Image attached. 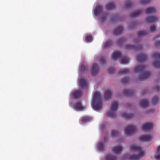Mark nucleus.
I'll return each instance as SVG.
<instances>
[{
  "label": "nucleus",
  "mask_w": 160,
  "mask_h": 160,
  "mask_svg": "<svg viewBox=\"0 0 160 160\" xmlns=\"http://www.w3.org/2000/svg\"><path fill=\"white\" fill-rule=\"evenodd\" d=\"M130 150L137 152L138 155H132L129 157L128 155H125L123 157V158H128L129 160H138L140 158H142L145 154V151L143 150L140 146L135 144H132L130 146Z\"/></svg>",
  "instance_id": "obj_1"
},
{
  "label": "nucleus",
  "mask_w": 160,
  "mask_h": 160,
  "mask_svg": "<svg viewBox=\"0 0 160 160\" xmlns=\"http://www.w3.org/2000/svg\"><path fill=\"white\" fill-rule=\"evenodd\" d=\"M146 67L145 66H136L134 69L135 72H139L141 73L138 78L140 81H144L148 79L150 73L149 71H146Z\"/></svg>",
  "instance_id": "obj_2"
},
{
  "label": "nucleus",
  "mask_w": 160,
  "mask_h": 160,
  "mask_svg": "<svg viewBox=\"0 0 160 160\" xmlns=\"http://www.w3.org/2000/svg\"><path fill=\"white\" fill-rule=\"evenodd\" d=\"M102 96L99 92H95L92 103V106L93 109L99 110L101 109L102 105Z\"/></svg>",
  "instance_id": "obj_3"
},
{
  "label": "nucleus",
  "mask_w": 160,
  "mask_h": 160,
  "mask_svg": "<svg viewBox=\"0 0 160 160\" xmlns=\"http://www.w3.org/2000/svg\"><path fill=\"white\" fill-rule=\"evenodd\" d=\"M118 58H119L120 63L122 64H127L129 62V59L127 57L121 56V53L120 51H114L111 56L112 59L114 61H116Z\"/></svg>",
  "instance_id": "obj_4"
},
{
  "label": "nucleus",
  "mask_w": 160,
  "mask_h": 160,
  "mask_svg": "<svg viewBox=\"0 0 160 160\" xmlns=\"http://www.w3.org/2000/svg\"><path fill=\"white\" fill-rule=\"evenodd\" d=\"M118 108V104L116 102H113L111 104L110 111L107 113V116L109 117L114 118L116 117V112Z\"/></svg>",
  "instance_id": "obj_5"
},
{
  "label": "nucleus",
  "mask_w": 160,
  "mask_h": 160,
  "mask_svg": "<svg viewBox=\"0 0 160 160\" xmlns=\"http://www.w3.org/2000/svg\"><path fill=\"white\" fill-rule=\"evenodd\" d=\"M136 128L132 125L127 126L124 130L125 134L128 136H130L136 132Z\"/></svg>",
  "instance_id": "obj_6"
},
{
  "label": "nucleus",
  "mask_w": 160,
  "mask_h": 160,
  "mask_svg": "<svg viewBox=\"0 0 160 160\" xmlns=\"http://www.w3.org/2000/svg\"><path fill=\"white\" fill-rule=\"evenodd\" d=\"M155 59V61L153 63V66L156 68H160V53H155L153 55Z\"/></svg>",
  "instance_id": "obj_7"
},
{
  "label": "nucleus",
  "mask_w": 160,
  "mask_h": 160,
  "mask_svg": "<svg viewBox=\"0 0 160 160\" xmlns=\"http://www.w3.org/2000/svg\"><path fill=\"white\" fill-rule=\"evenodd\" d=\"M148 57L144 53H139L137 55L136 59L139 63H142L147 60Z\"/></svg>",
  "instance_id": "obj_8"
},
{
  "label": "nucleus",
  "mask_w": 160,
  "mask_h": 160,
  "mask_svg": "<svg viewBox=\"0 0 160 160\" xmlns=\"http://www.w3.org/2000/svg\"><path fill=\"white\" fill-rule=\"evenodd\" d=\"M142 47V46L139 44L137 41L135 46L127 44L125 46L124 48L127 50H138L141 48Z\"/></svg>",
  "instance_id": "obj_9"
},
{
  "label": "nucleus",
  "mask_w": 160,
  "mask_h": 160,
  "mask_svg": "<svg viewBox=\"0 0 160 160\" xmlns=\"http://www.w3.org/2000/svg\"><path fill=\"white\" fill-rule=\"evenodd\" d=\"M153 128L152 124L150 122H147L144 124L142 126V129L144 131H149Z\"/></svg>",
  "instance_id": "obj_10"
},
{
  "label": "nucleus",
  "mask_w": 160,
  "mask_h": 160,
  "mask_svg": "<svg viewBox=\"0 0 160 160\" xmlns=\"http://www.w3.org/2000/svg\"><path fill=\"white\" fill-rule=\"evenodd\" d=\"M112 93V89L109 88L106 89L104 92L105 99L108 100L110 99Z\"/></svg>",
  "instance_id": "obj_11"
},
{
  "label": "nucleus",
  "mask_w": 160,
  "mask_h": 160,
  "mask_svg": "<svg viewBox=\"0 0 160 160\" xmlns=\"http://www.w3.org/2000/svg\"><path fill=\"white\" fill-rule=\"evenodd\" d=\"M139 140L141 141L149 142L152 140V138L150 135L145 134L141 137Z\"/></svg>",
  "instance_id": "obj_12"
},
{
  "label": "nucleus",
  "mask_w": 160,
  "mask_h": 160,
  "mask_svg": "<svg viewBox=\"0 0 160 160\" xmlns=\"http://www.w3.org/2000/svg\"><path fill=\"white\" fill-rule=\"evenodd\" d=\"M98 67L97 64L95 63L93 64L92 69L91 71L92 75L94 76L98 72Z\"/></svg>",
  "instance_id": "obj_13"
},
{
  "label": "nucleus",
  "mask_w": 160,
  "mask_h": 160,
  "mask_svg": "<svg viewBox=\"0 0 160 160\" xmlns=\"http://www.w3.org/2000/svg\"><path fill=\"white\" fill-rule=\"evenodd\" d=\"M103 10L102 6L100 5L96 6L94 10V14L96 16H97L100 14Z\"/></svg>",
  "instance_id": "obj_14"
},
{
  "label": "nucleus",
  "mask_w": 160,
  "mask_h": 160,
  "mask_svg": "<svg viewBox=\"0 0 160 160\" xmlns=\"http://www.w3.org/2000/svg\"><path fill=\"white\" fill-rule=\"evenodd\" d=\"M82 94V93L81 91L80 90H76L73 92L72 95L74 98L76 99L81 97Z\"/></svg>",
  "instance_id": "obj_15"
},
{
  "label": "nucleus",
  "mask_w": 160,
  "mask_h": 160,
  "mask_svg": "<svg viewBox=\"0 0 160 160\" xmlns=\"http://www.w3.org/2000/svg\"><path fill=\"white\" fill-rule=\"evenodd\" d=\"M158 18L155 16L148 17L146 18L145 21L148 23H151L156 21Z\"/></svg>",
  "instance_id": "obj_16"
},
{
  "label": "nucleus",
  "mask_w": 160,
  "mask_h": 160,
  "mask_svg": "<svg viewBox=\"0 0 160 160\" xmlns=\"http://www.w3.org/2000/svg\"><path fill=\"white\" fill-rule=\"evenodd\" d=\"M123 31V27L122 26H119L113 31V33L114 35H118L122 33Z\"/></svg>",
  "instance_id": "obj_17"
},
{
  "label": "nucleus",
  "mask_w": 160,
  "mask_h": 160,
  "mask_svg": "<svg viewBox=\"0 0 160 160\" xmlns=\"http://www.w3.org/2000/svg\"><path fill=\"white\" fill-rule=\"evenodd\" d=\"M122 117L126 119H129L132 118L134 117L132 113H127L126 112H123L121 113Z\"/></svg>",
  "instance_id": "obj_18"
},
{
  "label": "nucleus",
  "mask_w": 160,
  "mask_h": 160,
  "mask_svg": "<svg viewBox=\"0 0 160 160\" xmlns=\"http://www.w3.org/2000/svg\"><path fill=\"white\" fill-rule=\"evenodd\" d=\"M106 7L107 10H114L115 9V4L114 2H111L107 3Z\"/></svg>",
  "instance_id": "obj_19"
},
{
  "label": "nucleus",
  "mask_w": 160,
  "mask_h": 160,
  "mask_svg": "<svg viewBox=\"0 0 160 160\" xmlns=\"http://www.w3.org/2000/svg\"><path fill=\"white\" fill-rule=\"evenodd\" d=\"M74 107L78 110H82L83 109L84 107L82 105L81 102H77L74 105Z\"/></svg>",
  "instance_id": "obj_20"
},
{
  "label": "nucleus",
  "mask_w": 160,
  "mask_h": 160,
  "mask_svg": "<svg viewBox=\"0 0 160 160\" xmlns=\"http://www.w3.org/2000/svg\"><path fill=\"white\" fill-rule=\"evenodd\" d=\"M139 104L141 107L142 108H145L146 107L149 106V103L148 100L146 99H143L142 100L140 103Z\"/></svg>",
  "instance_id": "obj_21"
},
{
  "label": "nucleus",
  "mask_w": 160,
  "mask_h": 160,
  "mask_svg": "<svg viewBox=\"0 0 160 160\" xmlns=\"http://www.w3.org/2000/svg\"><path fill=\"white\" fill-rule=\"evenodd\" d=\"M122 148L121 146L114 147L112 149V152L118 154L121 151Z\"/></svg>",
  "instance_id": "obj_22"
},
{
  "label": "nucleus",
  "mask_w": 160,
  "mask_h": 160,
  "mask_svg": "<svg viewBox=\"0 0 160 160\" xmlns=\"http://www.w3.org/2000/svg\"><path fill=\"white\" fill-rule=\"evenodd\" d=\"M99 61L100 62V64L102 66L104 67H105V65L107 64L106 62L105 61L106 58L105 56H102L100 57L99 58Z\"/></svg>",
  "instance_id": "obj_23"
},
{
  "label": "nucleus",
  "mask_w": 160,
  "mask_h": 160,
  "mask_svg": "<svg viewBox=\"0 0 160 160\" xmlns=\"http://www.w3.org/2000/svg\"><path fill=\"white\" fill-rule=\"evenodd\" d=\"M123 93L125 96L130 97L133 95L134 92L131 90L128 89L124 90L123 92Z\"/></svg>",
  "instance_id": "obj_24"
},
{
  "label": "nucleus",
  "mask_w": 160,
  "mask_h": 160,
  "mask_svg": "<svg viewBox=\"0 0 160 160\" xmlns=\"http://www.w3.org/2000/svg\"><path fill=\"white\" fill-rule=\"evenodd\" d=\"M92 119V118L89 116H84L81 118V120L83 123H85L88 122Z\"/></svg>",
  "instance_id": "obj_25"
},
{
  "label": "nucleus",
  "mask_w": 160,
  "mask_h": 160,
  "mask_svg": "<svg viewBox=\"0 0 160 160\" xmlns=\"http://www.w3.org/2000/svg\"><path fill=\"white\" fill-rule=\"evenodd\" d=\"M88 82L84 79L82 78L80 79V84L82 88L86 87Z\"/></svg>",
  "instance_id": "obj_26"
},
{
  "label": "nucleus",
  "mask_w": 160,
  "mask_h": 160,
  "mask_svg": "<svg viewBox=\"0 0 160 160\" xmlns=\"http://www.w3.org/2000/svg\"><path fill=\"white\" fill-rule=\"evenodd\" d=\"M160 145L157 148L155 158L157 160H160Z\"/></svg>",
  "instance_id": "obj_27"
},
{
  "label": "nucleus",
  "mask_w": 160,
  "mask_h": 160,
  "mask_svg": "<svg viewBox=\"0 0 160 160\" xmlns=\"http://www.w3.org/2000/svg\"><path fill=\"white\" fill-rule=\"evenodd\" d=\"M156 11L155 9L153 7H149L146 9L145 12L147 14L151 13Z\"/></svg>",
  "instance_id": "obj_28"
},
{
  "label": "nucleus",
  "mask_w": 160,
  "mask_h": 160,
  "mask_svg": "<svg viewBox=\"0 0 160 160\" xmlns=\"http://www.w3.org/2000/svg\"><path fill=\"white\" fill-rule=\"evenodd\" d=\"M159 100L157 96H154L152 99V103L153 105L157 104L159 102Z\"/></svg>",
  "instance_id": "obj_29"
},
{
  "label": "nucleus",
  "mask_w": 160,
  "mask_h": 160,
  "mask_svg": "<svg viewBox=\"0 0 160 160\" xmlns=\"http://www.w3.org/2000/svg\"><path fill=\"white\" fill-rule=\"evenodd\" d=\"M106 160H117L118 158L110 154H108L105 158Z\"/></svg>",
  "instance_id": "obj_30"
},
{
  "label": "nucleus",
  "mask_w": 160,
  "mask_h": 160,
  "mask_svg": "<svg viewBox=\"0 0 160 160\" xmlns=\"http://www.w3.org/2000/svg\"><path fill=\"white\" fill-rule=\"evenodd\" d=\"M142 12L141 10H139L138 11L134 12L132 13L131 15V16L132 17H136L138 16Z\"/></svg>",
  "instance_id": "obj_31"
},
{
  "label": "nucleus",
  "mask_w": 160,
  "mask_h": 160,
  "mask_svg": "<svg viewBox=\"0 0 160 160\" xmlns=\"http://www.w3.org/2000/svg\"><path fill=\"white\" fill-rule=\"evenodd\" d=\"M112 44V42L111 41H108L106 42L104 45L103 48H107L111 46Z\"/></svg>",
  "instance_id": "obj_32"
},
{
  "label": "nucleus",
  "mask_w": 160,
  "mask_h": 160,
  "mask_svg": "<svg viewBox=\"0 0 160 160\" xmlns=\"http://www.w3.org/2000/svg\"><path fill=\"white\" fill-rule=\"evenodd\" d=\"M98 149L100 151H103L104 148V144L102 142H99L97 145Z\"/></svg>",
  "instance_id": "obj_33"
},
{
  "label": "nucleus",
  "mask_w": 160,
  "mask_h": 160,
  "mask_svg": "<svg viewBox=\"0 0 160 160\" xmlns=\"http://www.w3.org/2000/svg\"><path fill=\"white\" fill-rule=\"evenodd\" d=\"M129 72V70L128 69H125L120 71L119 73L121 74H125L128 73Z\"/></svg>",
  "instance_id": "obj_34"
},
{
  "label": "nucleus",
  "mask_w": 160,
  "mask_h": 160,
  "mask_svg": "<svg viewBox=\"0 0 160 160\" xmlns=\"http://www.w3.org/2000/svg\"><path fill=\"white\" fill-rule=\"evenodd\" d=\"M147 32L146 31H141L138 32V35L139 37H141L147 35Z\"/></svg>",
  "instance_id": "obj_35"
},
{
  "label": "nucleus",
  "mask_w": 160,
  "mask_h": 160,
  "mask_svg": "<svg viewBox=\"0 0 160 160\" xmlns=\"http://www.w3.org/2000/svg\"><path fill=\"white\" fill-rule=\"evenodd\" d=\"M111 135L112 137H117L118 136L119 133L118 131L115 130H113L112 131Z\"/></svg>",
  "instance_id": "obj_36"
},
{
  "label": "nucleus",
  "mask_w": 160,
  "mask_h": 160,
  "mask_svg": "<svg viewBox=\"0 0 160 160\" xmlns=\"http://www.w3.org/2000/svg\"><path fill=\"white\" fill-rule=\"evenodd\" d=\"M129 81V78L127 77L121 80V82L122 84H126Z\"/></svg>",
  "instance_id": "obj_37"
},
{
  "label": "nucleus",
  "mask_w": 160,
  "mask_h": 160,
  "mask_svg": "<svg viewBox=\"0 0 160 160\" xmlns=\"http://www.w3.org/2000/svg\"><path fill=\"white\" fill-rule=\"evenodd\" d=\"M88 70V68L86 66L82 65L81 67V71L82 72H84Z\"/></svg>",
  "instance_id": "obj_38"
},
{
  "label": "nucleus",
  "mask_w": 160,
  "mask_h": 160,
  "mask_svg": "<svg viewBox=\"0 0 160 160\" xmlns=\"http://www.w3.org/2000/svg\"><path fill=\"white\" fill-rule=\"evenodd\" d=\"M151 0H141L140 2L141 4L145 5L149 3Z\"/></svg>",
  "instance_id": "obj_39"
},
{
  "label": "nucleus",
  "mask_w": 160,
  "mask_h": 160,
  "mask_svg": "<svg viewBox=\"0 0 160 160\" xmlns=\"http://www.w3.org/2000/svg\"><path fill=\"white\" fill-rule=\"evenodd\" d=\"M92 39V37L90 35H88L85 37V41L87 42H90Z\"/></svg>",
  "instance_id": "obj_40"
},
{
  "label": "nucleus",
  "mask_w": 160,
  "mask_h": 160,
  "mask_svg": "<svg viewBox=\"0 0 160 160\" xmlns=\"http://www.w3.org/2000/svg\"><path fill=\"white\" fill-rule=\"evenodd\" d=\"M126 39L124 38H120L118 41L117 42L119 44H121L122 43L125 41Z\"/></svg>",
  "instance_id": "obj_41"
},
{
  "label": "nucleus",
  "mask_w": 160,
  "mask_h": 160,
  "mask_svg": "<svg viewBox=\"0 0 160 160\" xmlns=\"http://www.w3.org/2000/svg\"><path fill=\"white\" fill-rule=\"evenodd\" d=\"M115 70L114 68H110L108 70V72L109 73L112 74L113 72H115Z\"/></svg>",
  "instance_id": "obj_42"
},
{
  "label": "nucleus",
  "mask_w": 160,
  "mask_h": 160,
  "mask_svg": "<svg viewBox=\"0 0 160 160\" xmlns=\"http://www.w3.org/2000/svg\"><path fill=\"white\" fill-rule=\"evenodd\" d=\"M150 31L151 32H154L156 30V27L155 25H152L150 27Z\"/></svg>",
  "instance_id": "obj_43"
},
{
  "label": "nucleus",
  "mask_w": 160,
  "mask_h": 160,
  "mask_svg": "<svg viewBox=\"0 0 160 160\" xmlns=\"http://www.w3.org/2000/svg\"><path fill=\"white\" fill-rule=\"evenodd\" d=\"M132 6V3L129 2H127L126 4V7L127 8H130Z\"/></svg>",
  "instance_id": "obj_44"
},
{
  "label": "nucleus",
  "mask_w": 160,
  "mask_h": 160,
  "mask_svg": "<svg viewBox=\"0 0 160 160\" xmlns=\"http://www.w3.org/2000/svg\"><path fill=\"white\" fill-rule=\"evenodd\" d=\"M154 44L156 46H160V40L156 41L154 42Z\"/></svg>",
  "instance_id": "obj_45"
},
{
  "label": "nucleus",
  "mask_w": 160,
  "mask_h": 160,
  "mask_svg": "<svg viewBox=\"0 0 160 160\" xmlns=\"http://www.w3.org/2000/svg\"><path fill=\"white\" fill-rule=\"evenodd\" d=\"M106 16L107 15L105 14V16H103L101 17V19L102 22H103L105 20Z\"/></svg>",
  "instance_id": "obj_46"
},
{
  "label": "nucleus",
  "mask_w": 160,
  "mask_h": 160,
  "mask_svg": "<svg viewBox=\"0 0 160 160\" xmlns=\"http://www.w3.org/2000/svg\"><path fill=\"white\" fill-rule=\"evenodd\" d=\"M156 91H159V86L158 85H156Z\"/></svg>",
  "instance_id": "obj_47"
},
{
  "label": "nucleus",
  "mask_w": 160,
  "mask_h": 160,
  "mask_svg": "<svg viewBox=\"0 0 160 160\" xmlns=\"http://www.w3.org/2000/svg\"><path fill=\"white\" fill-rule=\"evenodd\" d=\"M146 93V90H143L142 91L141 93L142 94H144Z\"/></svg>",
  "instance_id": "obj_48"
},
{
  "label": "nucleus",
  "mask_w": 160,
  "mask_h": 160,
  "mask_svg": "<svg viewBox=\"0 0 160 160\" xmlns=\"http://www.w3.org/2000/svg\"><path fill=\"white\" fill-rule=\"evenodd\" d=\"M160 37V34H158L157 36V37Z\"/></svg>",
  "instance_id": "obj_49"
},
{
  "label": "nucleus",
  "mask_w": 160,
  "mask_h": 160,
  "mask_svg": "<svg viewBox=\"0 0 160 160\" xmlns=\"http://www.w3.org/2000/svg\"><path fill=\"white\" fill-rule=\"evenodd\" d=\"M104 139L105 141H106V138L105 137L104 138Z\"/></svg>",
  "instance_id": "obj_50"
},
{
  "label": "nucleus",
  "mask_w": 160,
  "mask_h": 160,
  "mask_svg": "<svg viewBox=\"0 0 160 160\" xmlns=\"http://www.w3.org/2000/svg\"><path fill=\"white\" fill-rule=\"evenodd\" d=\"M128 104H127V105H128Z\"/></svg>",
  "instance_id": "obj_51"
}]
</instances>
